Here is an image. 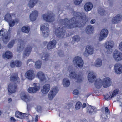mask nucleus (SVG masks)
<instances>
[{"label":"nucleus","mask_w":122,"mask_h":122,"mask_svg":"<svg viewBox=\"0 0 122 122\" xmlns=\"http://www.w3.org/2000/svg\"><path fill=\"white\" fill-rule=\"evenodd\" d=\"M5 56V57L8 59H10L12 57V53L10 51H6L5 54L3 56Z\"/></svg>","instance_id":"nucleus-31"},{"label":"nucleus","mask_w":122,"mask_h":122,"mask_svg":"<svg viewBox=\"0 0 122 122\" xmlns=\"http://www.w3.org/2000/svg\"><path fill=\"white\" fill-rule=\"evenodd\" d=\"M36 76L41 81H44L46 80V78L45 77V74L41 71L38 72Z\"/></svg>","instance_id":"nucleus-17"},{"label":"nucleus","mask_w":122,"mask_h":122,"mask_svg":"<svg viewBox=\"0 0 122 122\" xmlns=\"http://www.w3.org/2000/svg\"><path fill=\"white\" fill-rule=\"evenodd\" d=\"M114 46V42L112 41H108L105 43V47L106 48L108 49L107 51L108 54H110L112 53V48Z\"/></svg>","instance_id":"nucleus-6"},{"label":"nucleus","mask_w":122,"mask_h":122,"mask_svg":"<svg viewBox=\"0 0 122 122\" xmlns=\"http://www.w3.org/2000/svg\"><path fill=\"white\" fill-rule=\"evenodd\" d=\"M41 62L40 61H38L36 62L35 67L37 68H40L41 65Z\"/></svg>","instance_id":"nucleus-39"},{"label":"nucleus","mask_w":122,"mask_h":122,"mask_svg":"<svg viewBox=\"0 0 122 122\" xmlns=\"http://www.w3.org/2000/svg\"><path fill=\"white\" fill-rule=\"evenodd\" d=\"M58 91L57 87L53 88L48 94V98L49 100H52Z\"/></svg>","instance_id":"nucleus-9"},{"label":"nucleus","mask_w":122,"mask_h":122,"mask_svg":"<svg viewBox=\"0 0 122 122\" xmlns=\"http://www.w3.org/2000/svg\"><path fill=\"white\" fill-rule=\"evenodd\" d=\"M72 39L73 41L74 42H78L80 40V37L78 35H76L74 36L73 37Z\"/></svg>","instance_id":"nucleus-43"},{"label":"nucleus","mask_w":122,"mask_h":122,"mask_svg":"<svg viewBox=\"0 0 122 122\" xmlns=\"http://www.w3.org/2000/svg\"><path fill=\"white\" fill-rule=\"evenodd\" d=\"M104 96L105 99L107 100H110L111 98V97H110V96H109V94H107L106 95H104Z\"/></svg>","instance_id":"nucleus-46"},{"label":"nucleus","mask_w":122,"mask_h":122,"mask_svg":"<svg viewBox=\"0 0 122 122\" xmlns=\"http://www.w3.org/2000/svg\"><path fill=\"white\" fill-rule=\"evenodd\" d=\"M31 117L32 118V119L31 120L29 119L28 120L30 122H33L34 121H35V122H37L38 121V115H36V117L35 119L33 118L32 117Z\"/></svg>","instance_id":"nucleus-44"},{"label":"nucleus","mask_w":122,"mask_h":122,"mask_svg":"<svg viewBox=\"0 0 122 122\" xmlns=\"http://www.w3.org/2000/svg\"><path fill=\"white\" fill-rule=\"evenodd\" d=\"M47 43V41H44V44H46Z\"/></svg>","instance_id":"nucleus-58"},{"label":"nucleus","mask_w":122,"mask_h":122,"mask_svg":"<svg viewBox=\"0 0 122 122\" xmlns=\"http://www.w3.org/2000/svg\"><path fill=\"white\" fill-rule=\"evenodd\" d=\"M73 12L74 17L70 19L69 20L67 18H65L59 20L60 25H64V27H62L61 28L59 27L56 29L55 33L57 37L61 38L64 37L66 32L65 30V28L70 29L77 27L80 28L81 26V24L79 21L83 18L82 14L80 12L74 11Z\"/></svg>","instance_id":"nucleus-1"},{"label":"nucleus","mask_w":122,"mask_h":122,"mask_svg":"<svg viewBox=\"0 0 122 122\" xmlns=\"http://www.w3.org/2000/svg\"><path fill=\"white\" fill-rule=\"evenodd\" d=\"M105 112L106 113H110L109 110L107 107H106L105 108Z\"/></svg>","instance_id":"nucleus-51"},{"label":"nucleus","mask_w":122,"mask_h":122,"mask_svg":"<svg viewBox=\"0 0 122 122\" xmlns=\"http://www.w3.org/2000/svg\"><path fill=\"white\" fill-rule=\"evenodd\" d=\"M8 101L9 102V103H10V102H11V101H12V99L11 98H10V97L9 98H8Z\"/></svg>","instance_id":"nucleus-56"},{"label":"nucleus","mask_w":122,"mask_h":122,"mask_svg":"<svg viewBox=\"0 0 122 122\" xmlns=\"http://www.w3.org/2000/svg\"><path fill=\"white\" fill-rule=\"evenodd\" d=\"M38 12L36 10H34L32 11L30 14V20L32 21L35 20L38 17Z\"/></svg>","instance_id":"nucleus-16"},{"label":"nucleus","mask_w":122,"mask_h":122,"mask_svg":"<svg viewBox=\"0 0 122 122\" xmlns=\"http://www.w3.org/2000/svg\"><path fill=\"white\" fill-rule=\"evenodd\" d=\"M58 54L60 56H62L63 55H64V53L62 51H61L59 52Z\"/></svg>","instance_id":"nucleus-49"},{"label":"nucleus","mask_w":122,"mask_h":122,"mask_svg":"<svg viewBox=\"0 0 122 122\" xmlns=\"http://www.w3.org/2000/svg\"><path fill=\"white\" fill-rule=\"evenodd\" d=\"M66 36H67V35H66Z\"/></svg>","instance_id":"nucleus-63"},{"label":"nucleus","mask_w":122,"mask_h":122,"mask_svg":"<svg viewBox=\"0 0 122 122\" xmlns=\"http://www.w3.org/2000/svg\"><path fill=\"white\" fill-rule=\"evenodd\" d=\"M94 31L93 27L90 25H88L86 28V31L87 34H92Z\"/></svg>","instance_id":"nucleus-25"},{"label":"nucleus","mask_w":122,"mask_h":122,"mask_svg":"<svg viewBox=\"0 0 122 122\" xmlns=\"http://www.w3.org/2000/svg\"><path fill=\"white\" fill-rule=\"evenodd\" d=\"M19 78L18 77L17 75L15 76H11L10 77V81L13 82H17L18 81V80Z\"/></svg>","instance_id":"nucleus-36"},{"label":"nucleus","mask_w":122,"mask_h":122,"mask_svg":"<svg viewBox=\"0 0 122 122\" xmlns=\"http://www.w3.org/2000/svg\"><path fill=\"white\" fill-rule=\"evenodd\" d=\"M19 42L20 44V46L17 48V51L19 52L23 51L25 46V43L24 41L22 40H20L19 41Z\"/></svg>","instance_id":"nucleus-22"},{"label":"nucleus","mask_w":122,"mask_h":122,"mask_svg":"<svg viewBox=\"0 0 122 122\" xmlns=\"http://www.w3.org/2000/svg\"><path fill=\"white\" fill-rule=\"evenodd\" d=\"M22 65V62L21 61L16 60L15 62H12L10 64V66L11 67H14L15 66L17 67H20Z\"/></svg>","instance_id":"nucleus-23"},{"label":"nucleus","mask_w":122,"mask_h":122,"mask_svg":"<svg viewBox=\"0 0 122 122\" xmlns=\"http://www.w3.org/2000/svg\"><path fill=\"white\" fill-rule=\"evenodd\" d=\"M95 19H92L91 20L90 23L91 24H93L95 23Z\"/></svg>","instance_id":"nucleus-52"},{"label":"nucleus","mask_w":122,"mask_h":122,"mask_svg":"<svg viewBox=\"0 0 122 122\" xmlns=\"http://www.w3.org/2000/svg\"><path fill=\"white\" fill-rule=\"evenodd\" d=\"M86 104L85 103H84L83 104L82 107L83 108H84L86 107Z\"/></svg>","instance_id":"nucleus-54"},{"label":"nucleus","mask_w":122,"mask_h":122,"mask_svg":"<svg viewBox=\"0 0 122 122\" xmlns=\"http://www.w3.org/2000/svg\"><path fill=\"white\" fill-rule=\"evenodd\" d=\"M113 57L117 61H121L122 60V54L118 51H115L113 54Z\"/></svg>","instance_id":"nucleus-13"},{"label":"nucleus","mask_w":122,"mask_h":122,"mask_svg":"<svg viewBox=\"0 0 122 122\" xmlns=\"http://www.w3.org/2000/svg\"><path fill=\"white\" fill-rule=\"evenodd\" d=\"M49 25L47 23H45V25H42L40 26V30L42 31L43 36L45 37H48L50 33L48 28Z\"/></svg>","instance_id":"nucleus-3"},{"label":"nucleus","mask_w":122,"mask_h":122,"mask_svg":"<svg viewBox=\"0 0 122 122\" xmlns=\"http://www.w3.org/2000/svg\"><path fill=\"white\" fill-rule=\"evenodd\" d=\"M34 72V71L32 70H29L27 71L25 74V77L29 80H33L35 77Z\"/></svg>","instance_id":"nucleus-14"},{"label":"nucleus","mask_w":122,"mask_h":122,"mask_svg":"<svg viewBox=\"0 0 122 122\" xmlns=\"http://www.w3.org/2000/svg\"><path fill=\"white\" fill-rule=\"evenodd\" d=\"M114 70L116 73L120 74L122 72V65L120 63L116 64L114 66Z\"/></svg>","instance_id":"nucleus-15"},{"label":"nucleus","mask_w":122,"mask_h":122,"mask_svg":"<svg viewBox=\"0 0 122 122\" xmlns=\"http://www.w3.org/2000/svg\"><path fill=\"white\" fill-rule=\"evenodd\" d=\"M10 119L11 121H12L13 122H15L16 121V120L13 117H11Z\"/></svg>","instance_id":"nucleus-53"},{"label":"nucleus","mask_w":122,"mask_h":122,"mask_svg":"<svg viewBox=\"0 0 122 122\" xmlns=\"http://www.w3.org/2000/svg\"><path fill=\"white\" fill-rule=\"evenodd\" d=\"M21 98L26 102H29L30 101V97L27 96L26 95H24L21 97Z\"/></svg>","instance_id":"nucleus-35"},{"label":"nucleus","mask_w":122,"mask_h":122,"mask_svg":"<svg viewBox=\"0 0 122 122\" xmlns=\"http://www.w3.org/2000/svg\"><path fill=\"white\" fill-rule=\"evenodd\" d=\"M87 112L90 114H92L94 111L93 107L92 106L89 105L87 108Z\"/></svg>","instance_id":"nucleus-33"},{"label":"nucleus","mask_w":122,"mask_h":122,"mask_svg":"<svg viewBox=\"0 0 122 122\" xmlns=\"http://www.w3.org/2000/svg\"><path fill=\"white\" fill-rule=\"evenodd\" d=\"M67 122H70L68 121Z\"/></svg>","instance_id":"nucleus-64"},{"label":"nucleus","mask_w":122,"mask_h":122,"mask_svg":"<svg viewBox=\"0 0 122 122\" xmlns=\"http://www.w3.org/2000/svg\"><path fill=\"white\" fill-rule=\"evenodd\" d=\"M17 89V86L15 83H10L8 86V90L9 95L15 92Z\"/></svg>","instance_id":"nucleus-5"},{"label":"nucleus","mask_w":122,"mask_h":122,"mask_svg":"<svg viewBox=\"0 0 122 122\" xmlns=\"http://www.w3.org/2000/svg\"><path fill=\"white\" fill-rule=\"evenodd\" d=\"M82 122H88L87 120L85 119H83L82 120Z\"/></svg>","instance_id":"nucleus-57"},{"label":"nucleus","mask_w":122,"mask_h":122,"mask_svg":"<svg viewBox=\"0 0 122 122\" xmlns=\"http://www.w3.org/2000/svg\"><path fill=\"white\" fill-rule=\"evenodd\" d=\"M87 53L90 54H92L93 53V48L91 46H89L88 47H86V48Z\"/></svg>","instance_id":"nucleus-32"},{"label":"nucleus","mask_w":122,"mask_h":122,"mask_svg":"<svg viewBox=\"0 0 122 122\" xmlns=\"http://www.w3.org/2000/svg\"><path fill=\"white\" fill-rule=\"evenodd\" d=\"M102 83L103 87L106 88L111 85L112 81L108 77L104 78L103 81L100 79H97L95 81V86L97 88H100L101 87Z\"/></svg>","instance_id":"nucleus-2"},{"label":"nucleus","mask_w":122,"mask_h":122,"mask_svg":"<svg viewBox=\"0 0 122 122\" xmlns=\"http://www.w3.org/2000/svg\"><path fill=\"white\" fill-rule=\"evenodd\" d=\"M56 43V41L55 40H53L52 41H50L47 45V49L49 50L55 48Z\"/></svg>","instance_id":"nucleus-19"},{"label":"nucleus","mask_w":122,"mask_h":122,"mask_svg":"<svg viewBox=\"0 0 122 122\" xmlns=\"http://www.w3.org/2000/svg\"><path fill=\"white\" fill-rule=\"evenodd\" d=\"M50 88V86L49 84H46L44 85L41 91L44 94L47 93L49 92Z\"/></svg>","instance_id":"nucleus-20"},{"label":"nucleus","mask_w":122,"mask_h":122,"mask_svg":"<svg viewBox=\"0 0 122 122\" xmlns=\"http://www.w3.org/2000/svg\"><path fill=\"white\" fill-rule=\"evenodd\" d=\"M4 29H2L0 31V35L1 36H2V41L5 44H6L10 40V35L9 33H8L4 37L3 36L5 34V32L4 31Z\"/></svg>","instance_id":"nucleus-7"},{"label":"nucleus","mask_w":122,"mask_h":122,"mask_svg":"<svg viewBox=\"0 0 122 122\" xmlns=\"http://www.w3.org/2000/svg\"><path fill=\"white\" fill-rule=\"evenodd\" d=\"M122 16L120 15H117L113 18L112 20V24H117L120 22L122 19Z\"/></svg>","instance_id":"nucleus-18"},{"label":"nucleus","mask_w":122,"mask_h":122,"mask_svg":"<svg viewBox=\"0 0 122 122\" xmlns=\"http://www.w3.org/2000/svg\"><path fill=\"white\" fill-rule=\"evenodd\" d=\"M93 5L91 2H87L86 3L84 6V9L85 11H88L90 10L92 8Z\"/></svg>","instance_id":"nucleus-26"},{"label":"nucleus","mask_w":122,"mask_h":122,"mask_svg":"<svg viewBox=\"0 0 122 122\" xmlns=\"http://www.w3.org/2000/svg\"><path fill=\"white\" fill-rule=\"evenodd\" d=\"M73 61L78 67L81 68L83 67V62L81 57L78 56H76L73 60Z\"/></svg>","instance_id":"nucleus-10"},{"label":"nucleus","mask_w":122,"mask_h":122,"mask_svg":"<svg viewBox=\"0 0 122 122\" xmlns=\"http://www.w3.org/2000/svg\"><path fill=\"white\" fill-rule=\"evenodd\" d=\"M15 41L14 40H12L8 44L7 47L9 48H11L15 43Z\"/></svg>","instance_id":"nucleus-38"},{"label":"nucleus","mask_w":122,"mask_h":122,"mask_svg":"<svg viewBox=\"0 0 122 122\" xmlns=\"http://www.w3.org/2000/svg\"><path fill=\"white\" fill-rule=\"evenodd\" d=\"M110 4H111V2H110Z\"/></svg>","instance_id":"nucleus-62"},{"label":"nucleus","mask_w":122,"mask_h":122,"mask_svg":"<svg viewBox=\"0 0 122 122\" xmlns=\"http://www.w3.org/2000/svg\"><path fill=\"white\" fill-rule=\"evenodd\" d=\"M102 60L101 59L97 58L96 60L95 66L97 67H100L102 65Z\"/></svg>","instance_id":"nucleus-34"},{"label":"nucleus","mask_w":122,"mask_h":122,"mask_svg":"<svg viewBox=\"0 0 122 122\" xmlns=\"http://www.w3.org/2000/svg\"><path fill=\"white\" fill-rule=\"evenodd\" d=\"M70 78L71 79H74L77 80L76 82L77 83L81 82L82 80L81 76L77 75L74 72H71L69 74Z\"/></svg>","instance_id":"nucleus-8"},{"label":"nucleus","mask_w":122,"mask_h":122,"mask_svg":"<svg viewBox=\"0 0 122 122\" xmlns=\"http://www.w3.org/2000/svg\"><path fill=\"white\" fill-rule=\"evenodd\" d=\"M42 54H43V55H44L45 58L43 59V56H42L41 57V58L42 59L45 60V61H48L49 59V56L48 54H46L45 55V53L44 52L42 53Z\"/></svg>","instance_id":"nucleus-41"},{"label":"nucleus","mask_w":122,"mask_h":122,"mask_svg":"<svg viewBox=\"0 0 122 122\" xmlns=\"http://www.w3.org/2000/svg\"><path fill=\"white\" fill-rule=\"evenodd\" d=\"M32 50V47L31 46H28L25 49L24 51L23 56L25 57L28 56L30 54Z\"/></svg>","instance_id":"nucleus-27"},{"label":"nucleus","mask_w":122,"mask_h":122,"mask_svg":"<svg viewBox=\"0 0 122 122\" xmlns=\"http://www.w3.org/2000/svg\"><path fill=\"white\" fill-rule=\"evenodd\" d=\"M93 72H90L89 73L88 76V80L91 83L94 82L96 76L93 74Z\"/></svg>","instance_id":"nucleus-24"},{"label":"nucleus","mask_w":122,"mask_h":122,"mask_svg":"<svg viewBox=\"0 0 122 122\" xmlns=\"http://www.w3.org/2000/svg\"><path fill=\"white\" fill-rule=\"evenodd\" d=\"M82 0H75L74 1V4L76 5H79L82 1Z\"/></svg>","instance_id":"nucleus-47"},{"label":"nucleus","mask_w":122,"mask_h":122,"mask_svg":"<svg viewBox=\"0 0 122 122\" xmlns=\"http://www.w3.org/2000/svg\"><path fill=\"white\" fill-rule=\"evenodd\" d=\"M30 30V28L25 26H24L21 28V31L23 32L27 33H29Z\"/></svg>","instance_id":"nucleus-37"},{"label":"nucleus","mask_w":122,"mask_h":122,"mask_svg":"<svg viewBox=\"0 0 122 122\" xmlns=\"http://www.w3.org/2000/svg\"><path fill=\"white\" fill-rule=\"evenodd\" d=\"M4 19L8 23L10 26L11 27H12L14 25L16 22L17 23L18 22V21H17L16 20L12 21L11 16L9 13H7L5 15Z\"/></svg>","instance_id":"nucleus-4"},{"label":"nucleus","mask_w":122,"mask_h":122,"mask_svg":"<svg viewBox=\"0 0 122 122\" xmlns=\"http://www.w3.org/2000/svg\"><path fill=\"white\" fill-rule=\"evenodd\" d=\"M121 122H122V119L121 120Z\"/></svg>","instance_id":"nucleus-61"},{"label":"nucleus","mask_w":122,"mask_h":122,"mask_svg":"<svg viewBox=\"0 0 122 122\" xmlns=\"http://www.w3.org/2000/svg\"><path fill=\"white\" fill-rule=\"evenodd\" d=\"M32 61V60L31 59H28L27 61V64L28 65V64L29 63V62L30 61Z\"/></svg>","instance_id":"nucleus-55"},{"label":"nucleus","mask_w":122,"mask_h":122,"mask_svg":"<svg viewBox=\"0 0 122 122\" xmlns=\"http://www.w3.org/2000/svg\"><path fill=\"white\" fill-rule=\"evenodd\" d=\"M15 116L18 118L23 119L24 117V113L19 111L16 112Z\"/></svg>","instance_id":"nucleus-30"},{"label":"nucleus","mask_w":122,"mask_h":122,"mask_svg":"<svg viewBox=\"0 0 122 122\" xmlns=\"http://www.w3.org/2000/svg\"><path fill=\"white\" fill-rule=\"evenodd\" d=\"M118 92L117 89L114 90L111 96V98L113 97L114 96H115L118 93Z\"/></svg>","instance_id":"nucleus-45"},{"label":"nucleus","mask_w":122,"mask_h":122,"mask_svg":"<svg viewBox=\"0 0 122 122\" xmlns=\"http://www.w3.org/2000/svg\"><path fill=\"white\" fill-rule=\"evenodd\" d=\"M98 13L102 16H103L106 15V12L103 9L100 8L98 11Z\"/></svg>","instance_id":"nucleus-40"},{"label":"nucleus","mask_w":122,"mask_h":122,"mask_svg":"<svg viewBox=\"0 0 122 122\" xmlns=\"http://www.w3.org/2000/svg\"><path fill=\"white\" fill-rule=\"evenodd\" d=\"M119 48L121 51H122V42L120 43L119 46Z\"/></svg>","instance_id":"nucleus-50"},{"label":"nucleus","mask_w":122,"mask_h":122,"mask_svg":"<svg viewBox=\"0 0 122 122\" xmlns=\"http://www.w3.org/2000/svg\"><path fill=\"white\" fill-rule=\"evenodd\" d=\"M38 0H30L29 3V5L30 8H33L37 2Z\"/></svg>","instance_id":"nucleus-28"},{"label":"nucleus","mask_w":122,"mask_h":122,"mask_svg":"<svg viewBox=\"0 0 122 122\" xmlns=\"http://www.w3.org/2000/svg\"><path fill=\"white\" fill-rule=\"evenodd\" d=\"M36 86L33 87H29L28 89V92L30 93H34L36 92L37 91L39 90L40 87L38 86H36L37 84L36 83H34Z\"/></svg>","instance_id":"nucleus-21"},{"label":"nucleus","mask_w":122,"mask_h":122,"mask_svg":"<svg viewBox=\"0 0 122 122\" xmlns=\"http://www.w3.org/2000/svg\"><path fill=\"white\" fill-rule=\"evenodd\" d=\"M1 111H0V116L1 115Z\"/></svg>","instance_id":"nucleus-59"},{"label":"nucleus","mask_w":122,"mask_h":122,"mask_svg":"<svg viewBox=\"0 0 122 122\" xmlns=\"http://www.w3.org/2000/svg\"><path fill=\"white\" fill-rule=\"evenodd\" d=\"M73 93L74 95H77L79 93L78 91L77 90L75 89L74 90Z\"/></svg>","instance_id":"nucleus-48"},{"label":"nucleus","mask_w":122,"mask_h":122,"mask_svg":"<svg viewBox=\"0 0 122 122\" xmlns=\"http://www.w3.org/2000/svg\"><path fill=\"white\" fill-rule=\"evenodd\" d=\"M43 17L45 20L48 22H52L54 20V17L50 13H49L48 14L43 15Z\"/></svg>","instance_id":"nucleus-11"},{"label":"nucleus","mask_w":122,"mask_h":122,"mask_svg":"<svg viewBox=\"0 0 122 122\" xmlns=\"http://www.w3.org/2000/svg\"><path fill=\"white\" fill-rule=\"evenodd\" d=\"M63 84L64 87H67L69 86L70 82L69 80H68L67 78H65L63 79Z\"/></svg>","instance_id":"nucleus-29"},{"label":"nucleus","mask_w":122,"mask_h":122,"mask_svg":"<svg viewBox=\"0 0 122 122\" xmlns=\"http://www.w3.org/2000/svg\"><path fill=\"white\" fill-rule=\"evenodd\" d=\"M1 44H0V49L1 48Z\"/></svg>","instance_id":"nucleus-60"},{"label":"nucleus","mask_w":122,"mask_h":122,"mask_svg":"<svg viewBox=\"0 0 122 122\" xmlns=\"http://www.w3.org/2000/svg\"><path fill=\"white\" fill-rule=\"evenodd\" d=\"M108 34V30L105 29H102L100 33V36L99 38L100 41H102L105 38L107 37Z\"/></svg>","instance_id":"nucleus-12"},{"label":"nucleus","mask_w":122,"mask_h":122,"mask_svg":"<svg viewBox=\"0 0 122 122\" xmlns=\"http://www.w3.org/2000/svg\"><path fill=\"white\" fill-rule=\"evenodd\" d=\"M82 104L79 101L76 102L75 105V108L77 110L79 109L81 107Z\"/></svg>","instance_id":"nucleus-42"}]
</instances>
